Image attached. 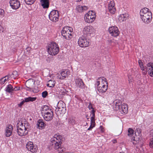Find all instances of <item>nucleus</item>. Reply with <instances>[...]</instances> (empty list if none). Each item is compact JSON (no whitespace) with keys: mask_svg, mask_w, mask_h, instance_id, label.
Returning <instances> with one entry per match:
<instances>
[{"mask_svg":"<svg viewBox=\"0 0 153 153\" xmlns=\"http://www.w3.org/2000/svg\"><path fill=\"white\" fill-rule=\"evenodd\" d=\"M86 117L87 119H88V120L89 119V118L88 117V116L87 115H86Z\"/></svg>","mask_w":153,"mask_h":153,"instance_id":"obj_60","label":"nucleus"},{"mask_svg":"<svg viewBox=\"0 0 153 153\" xmlns=\"http://www.w3.org/2000/svg\"><path fill=\"white\" fill-rule=\"evenodd\" d=\"M69 72L68 71H65V74L67 75V76H68V75L69 74Z\"/></svg>","mask_w":153,"mask_h":153,"instance_id":"obj_59","label":"nucleus"},{"mask_svg":"<svg viewBox=\"0 0 153 153\" xmlns=\"http://www.w3.org/2000/svg\"><path fill=\"white\" fill-rule=\"evenodd\" d=\"M138 62L139 63V65H140V66H143V62L142 61L140 60H139L138 61Z\"/></svg>","mask_w":153,"mask_h":153,"instance_id":"obj_50","label":"nucleus"},{"mask_svg":"<svg viewBox=\"0 0 153 153\" xmlns=\"http://www.w3.org/2000/svg\"><path fill=\"white\" fill-rule=\"evenodd\" d=\"M42 96L43 98H45L48 95V93L47 91H45L42 93Z\"/></svg>","mask_w":153,"mask_h":153,"instance_id":"obj_42","label":"nucleus"},{"mask_svg":"<svg viewBox=\"0 0 153 153\" xmlns=\"http://www.w3.org/2000/svg\"><path fill=\"white\" fill-rule=\"evenodd\" d=\"M20 90V87H15L13 88V91H18Z\"/></svg>","mask_w":153,"mask_h":153,"instance_id":"obj_45","label":"nucleus"},{"mask_svg":"<svg viewBox=\"0 0 153 153\" xmlns=\"http://www.w3.org/2000/svg\"><path fill=\"white\" fill-rule=\"evenodd\" d=\"M75 83L76 86L80 88H85L86 87L82 79L80 78H78L76 79L75 80Z\"/></svg>","mask_w":153,"mask_h":153,"instance_id":"obj_14","label":"nucleus"},{"mask_svg":"<svg viewBox=\"0 0 153 153\" xmlns=\"http://www.w3.org/2000/svg\"><path fill=\"white\" fill-rule=\"evenodd\" d=\"M36 97H29L27 98H25V101L26 102H33L36 100Z\"/></svg>","mask_w":153,"mask_h":153,"instance_id":"obj_31","label":"nucleus"},{"mask_svg":"<svg viewBox=\"0 0 153 153\" xmlns=\"http://www.w3.org/2000/svg\"><path fill=\"white\" fill-rule=\"evenodd\" d=\"M112 142L113 143H117V140L116 139L113 140H112Z\"/></svg>","mask_w":153,"mask_h":153,"instance_id":"obj_56","label":"nucleus"},{"mask_svg":"<svg viewBox=\"0 0 153 153\" xmlns=\"http://www.w3.org/2000/svg\"><path fill=\"white\" fill-rule=\"evenodd\" d=\"M134 131L131 128H129L128 130V135L130 137L132 136L134 134Z\"/></svg>","mask_w":153,"mask_h":153,"instance_id":"obj_34","label":"nucleus"},{"mask_svg":"<svg viewBox=\"0 0 153 153\" xmlns=\"http://www.w3.org/2000/svg\"><path fill=\"white\" fill-rule=\"evenodd\" d=\"M149 146L150 148H153V138H152L150 139Z\"/></svg>","mask_w":153,"mask_h":153,"instance_id":"obj_40","label":"nucleus"},{"mask_svg":"<svg viewBox=\"0 0 153 153\" xmlns=\"http://www.w3.org/2000/svg\"><path fill=\"white\" fill-rule=\"evenodd\" d=\"M95 126L92 125L91 124L89 127L88 129L87 130H91L92 129L95 127Z\"/></svg>","mask_w":153,"mask_h":153,"instance_id":"obj_46","label":"nucleus"},{"mask_svg":"<svg viewBox=\"0 0 153 153\" xmlns=\"http://www.w3.org/2000/svg\"><path fill=\"white\" fill-rule=\"evenodd\" d=\"M135 134L136 136H139L141 132V130L139 128H137L135 131Z\"/></svg>","mask_w":153,"mask_h":153,"instance_id":"obj_38","label":"nucleus"},{"mask_svg":"<svg viewBox=\"0 0 153 153\" xmlns=\"http://www.w3.org/2000/svg\"><path fill=\"white\" fill-rule=\"evenodd\" d=\"M95 116H92V117H91V121L95 120Z\"/></svg>","mask_w":153,"mask_h":153,"instance_id":"obj_53","label":"nucleus"},{"mask_svg":"<svg viewBox=\"0 0 153 153\" xmlns=\"http://www.w3.org/2000/svg\"><path fill=\"white\" fill-rule=\"evenodd\" d=\"M42 110H41V114H45L48 111V110H52L49 108L48 106L45 105L42 107Z\"/></svg>","mask_w":153,"mask_h":153,"instance_id":"obj_27","label":"nucleus"},{"mask_svg":"<svg viewBox=\"0 0 153 153\" xmlns=\"http://www.w3.org/2000/svg\"><path fill=\"white\" fill-rule=\"evenodd\" d=\"M26 148L28 150L33 153L36 151L37 148V146L33 145V143L32 142H29L27 143L26 145Z\"/></svg>","mask_w":153,"mask_h":153,"instance_id":"obj_12","label":"nucleus"},{"mask_svg":"<svg viewBox=\"0 0 153 153\" xmlns=\"http://www.w3.org/2000/svg\"><path fill=\"white\" fill-rule=\"evenodd\" d=\"M95 111L94 110V109H92V110L91 111V114L90 115H92V116H95Z\"/></svg>","mask_w":153,"mask_h":153,"instance_id":"obj_48","label":"nucleus"},{"mask_svg":"<svg viewBox=\"0 0 153 153\" xmlns=\"http://www.w3.org/2000/svg\"><path fill=\"white\" fill-rule=\"evenodd\" d=\"M147 8L142 9L140 12V15L143 21L145 23L149 24L152 20V13Z\"/></svg>","mask_w":153,"mask_h":153,"instance_id":"obj_1","label":"nucleus"},{"mask_svg":"<svg viewBox=\"0 0 153 153\" xmlns=\"http://www.w3.org/2000/svg\"><path fill=\"white\" fill-rule=\"evenodd\" d=\"M108 10L109 12L112 14H114L116 11V9L114 6L108 7Z\"/></svg>","mask_w":153,"mask_h":153,"instance_id":"obj_33","label":"nucleus"},{"mask_svg":"<svg viewBox=\"0 0 153 153\" xmlns=\"http://www.w3.org/2000/svg\"><path fill=\"white\" fill-rule=\"evenodd\" d=\"M41 5L43 8H48L49 6L50 2L49 0H40Z\"/></svg>","mask_w":153,"mask_h":153,"instance_id":"obj_20","label":"nucleus"},{"mask_svg":"<svg viewBox=\"0 0 153 153\" xmlns=\"http://www.w3.org/2000/svg\"><path fill=\"white\" fill-rule=\"evenodd\" d=\"M141 69V70H142V71H145V67H144V66L143 65V66H140V67Z\"/></svg>","mask_w":153,"mask_h":153,"instance_id":"obj_52","label":"nucleus"},{"mask_svg":"<svg viewBox=\"0 0 153 153\" xmlns=\"http://www.w3.org/2000/svg\"><path fill=\"white\" fill-rule=\"evenodd\" d=\"M25 3L27 4H32L34 3L36 0H24Z\"/></svg>","mask_w":153,"mask_h":153,"instance_id":"obj_36","label":"nucleus"},{"mask_svg":"<svg viewBox=\"0 0 153 153\" xmlns=\"http://www.w3.org/2000/svg\"><path fill=\"white\" fill-rule=\"evenodd\" d=\"M28 82H29L27 81L26 82V85H25L26 86L27 88H30V89H31L32 88H31V87L30 86H29V85Z\"/></svg>","mask_w":153,"mask_h":153,"instance_id":"obj_49","label":"nucleus"},{"mask_svg":"<svg viewBox=\"0 0 153 153\" xmlns=\"http://www.w3.org/2000/svg\"><path fill=\"white\" fill-rule=\"evenodd\" d=\"M146 69V71L143 72L144 75H145L147 72L150 76L153 77V63L150 62L147 63Z\"/></svg>","mask_w":153,"mask_h":153,"instance_id":"obj_8","label":"nucleus"},{"mask_svg":"<svg viewBox=\"0 0 153 153\" xmlns=\"http://www.w3.org/2000/svg\"><path fill=\"white\" fill-rule=\"evenodd\" d=\"M5 91L9 93H10L13 91V88L12 85L10 84L7 85L6 87Z\"/></svg>","mask_w":153,"mask_h":153,"instance_id":"obj_28","label":"nucleus"},{"mask_svg":"<svg viewBox=\"0 0 153 153\" xmlns=\"http://www.w3.org/2000/svg\"><path fill=\"white\" fill-rule=\"evenodd\" d=\"M66 109L65 108H56L55 110V112L57 115L63 114L66 112Z\"/></svg>","mask_w":153,"mask_h":153,"instance_id":"obj_22","label":"nucleus"},{"mask_svg":"<svg viewBox=\"0 0 153 153\" xmlns=\"http://www.w3.org/2000/svg\"><path fill=\"white\" fill-rule=\"evenodd\" d=\"M88 108H89V109L91 110V109H94L93 107L92 106V105L91 104V103H90L89 105L88 106Z\"/></svg>","mask_w":153,"mask_h":153,"instance_id":"obj_47","label":"nucleus"},{"mask_svg":"<svg viewBox=\"0 0 153 153\" xmlns=\"http://www.w3.org/2000/svg\"><path fill=\"white\" fill-rule=\"evenodd\" d=\"M98 79L99 80V81H97V87L100 86L99 85L100 84V81H101V82H102V83H103V84H104L103 82H104L105 83L106 82V84L108 83L106 80V79L104 77H100Z\"/></svg>","mask_w":153,"mask_h":153,"instance_id":"obj_23","label":"nucleus"},{"mask_svg":"<svg viewBox=\"0 0 153 153\" xmlns=\"http://www.w3.org/2000/svg\"><path fill=\"white\" fill-rule=\"evenodd\" d=\"M46 124L42 119H39L37 121L36 124V127L39 129H42L44 128Z\"/></svg>","mask_w":153,"mask_h":153,"instance_id":"obj_17","label":"nucleus"},{"mask_svg":"<svg viewBox=\"0 0 153 153\" xmlns=\"http://www.w3.org/2000/svg\"><path fill=\"white\" fill-rule=\"evenodd\" d=\"M59 13L57 10H52L49 14V19L53 22H56L59 20Z\"/></svg>","mask_w":153,"mask_h":153,"instance_id":"obj_6","label":"nucleus"},{"mask_svg":"<svg viewBox=\"0 0 153 153\" xmlns=\"http://www.w3.org/2000/svg\"><path fill=\"white\" fill-rule=\"evenodd\" d=\"M121 102H116L115 105L114 106V109L116 111L119 110L123 114H126L128 111V105L126 104L121 105Z\"/></svg>","mask_w":153,"mask_h":153,"instance_id":"obj_4","label":"nucleus"},{"mask_svg":"<svg viewBox=\"0 0 153 153\" xmlns=\"http://www.w3.org/2000/svg\"><path fill=\"white\" fill-rule=\"evenodd\" d=\"M91 124L92 125L95 126V120L91 121Z\"/></svg>","mask_w":153,"mask_h":153,"instance_id":"obj_51","label":"nucleus"},{"mask_svg":"<svg viewBox=\"0 0 153 153\" xmlns=\"http://www.w3.org/2000/svg\"><path fill=\"white\" fill-rule=\"evenodd\" d=\"M97 88L98 91L100 93H105L107 90L108 86V85H105L102 83L101 86H99Z\"/></svg>","mask_w":153,"mask_h":153,"instance_id":"obj_18","label":"nucleus"},{"mask_svg":"<svg viewBox=\"0 0 153 153\" xmlns=\"http://www.w3.org/2000/svg\"><path fill=\"white\" fill-rule=\"evenodd\" d=\"M61 76L59 78L60 79H63L67 76V75L65 74V71H63L61 72Z\"/></svg>","mask_w":153,"mask_h":153,"instance_id":"obj_35","label":"nucleus"},{"mask_svg":"<svg viewBox=\"0 0 153 153\" xmlns=\"http://www.w3.org/2000/svg\"><path fill=\"white\" fill-rule=\"evenodd\" d=\"M100 0H96L97 1V2H99L100 1Z\"/></svg>","mask_w":153,"mask_h":153,"instance_id":"obj_61","label":"nucleus"},{"mask_svg":"<svg viewBox=\"0 0 153 153\" xmlns=\"http://www.w3.org/2000/svg\"><path fill=\"white\" fill-rule=\"evenodd\" d=\"M119 102V101H118V102Z\"/></svg>","mask_w":153,"mask_h":153,"instance_id":"obj_64","label":"nucleus"},{"mask_svg":"<svg viewBox=\"0 0 153 153\" xmlns=\"http://www.w3.org/2000/svg\"><path fill=\"white\" fill-rule=\"evenodd\" d=\"M83 7V10H86L87 9V7H86L85 6H84Z\"/></svg>","mask_w":153,"mask_h":153,"instance_id":"obj_58","label":"nucleus"},{"mask_svg":"<svg viewBox=\"0 0 153 153\" xmlns=\"http://www.w3.org/2000/svg\"><path fill=\"white\" fill-rule=\"evenodd\" d=\"M76 8L77 10L79 12H81L83 10V7L80 5H79Z\"/></svg>","mask_w":153,"mask_h":153,"instance_id":"obj_39","label":"nucleus"},{"mask_svg":"<svg viewBox=\"0 0 153 153\" xmlns=\"http://www.w3.org/2000/svg\"><path fill=\"white\" fill-rule=\"evenodd\" d=\"M44 120L46 121L51 120L53 117V112L52 110H48L45 114H42Z\"/></svg>","mask_w":153,"mask_h":153,"instance_id":"obj_11","label":"nucleus"},{"mask_svg":"<svg viewBox=\"0 0 153 153\" xmlns=\"http://www.w3.org/2000/svg\"><path fill=\"white\" fill-rule=\"evenodd\" d=\"M4 10L0 9V15L4 16Z\"/></svg>","mask_w":153,"mask_h":153,"instance_id":"obj_44","label":"nucleus"},{"mask_svg":"<svg viewBox=\"0 0 153 153\" xmlns=\"http://www.w3.org/2000/svg\"><path fill=\"white\" fill-rule=\"evenodd\" d=\"M51 145L52 146V148L54 149H59L60 150L61 149V148H60L62 143V142L60 141H59V140H55V141L51 140Z\"/></svg>","mask_w":153,"mask_h":153,"instance_id":"obj_13","label":"nucleus"},{"mask_svg":"<svg viewBox=\"0 0 153 153\" xmlns=\"http://www.w3.org/2000/svg\"><path fill=\"white\" fill-rule=\"evenodd\" d=\"M93 32V27L91 26H86L83 29V32L84 36L89 37L91 36Z\"/></svg>","mask_w":153,"mask_h":153,"instance_id":"obj_9","label":"nucleus"},{"mask_svg":"<svg viewBox=\"0 0 153 153\" xmlns=\"http://www.w3.org/2000/svg\"><path fill=\"white\" fill-rule=\"evenodd\" d=\"M58 151H59V152H61L60 150H58Z\"/></svg>","mask_w":153,"mask_h":153,"instance_id":"obj_62","label":"nucleus"},{"mask_svg":"<svg viewBox=\"0 0 153 153\" xmlns=\"http://www.w3.org/2000/svg\"><path fill=\"white\" fill-rule=\"evenodd\" d=\"M23 123H21V124L19 126L18 125L17 126V131L18 134L21 136H25L27 135L29 130V129L28 128V125L27 124L24 123V125H23ZM18 125H19L18 123Z\"/></svg>","mask_w":153,"mask_h":153,"instance_id":"obj_3","label":"nucleus"},{"mask_svg":"<svg viewBox=\"0 0 153 153\" xmlns=\"http://www.w3.org/2000/svg\"><path fill=\"white\" fill-rule=\"evenodd\" d=\"M115 6V3L114 1L112 0L110 1L108 4V7H114Z\"/></svg>","mask_w":153,"mask_h":153,"instance_id":"obj_41","label":"nucleus"},{"mask_svg":"<svg viewBox=\"0 0 153 153\" xmlns=\"http://www.w3.org/2000/svg\"><path fill=\"white\" fill-rule=\"evenodd\" d=\"M78 44L81 47H86L89 45L90 41L88 39L86 38L85 37L82 36L79 39Z\"/></svg>","mask_w":153,"mask_h":153,"instance_id":"obj_7","label":"nucleus"},{"mask_svg":"<svg viewBox=\"0 0 153 153\" xmlns=\"http://www.w3.org/2000/svg\"><path fill=\"white\" fill-rule=\"evenodd\" d=\"M55 81L50 80L48 81V83L47 84V86L50 87H53L55 86Z\"/></svg>","mask_w":153,"mask_h":153,"instance_id":"obj_29","label":"nucleus"},{"mask_svg":"<svg viewBox=\"0 0 153 153\" xmlns=\"http://www.w3.org/2000/svg\"><path fill=\"white\" fill-rule=\"evenodd\" d=\"M13 129L12 125L9 124L6 128L5 129V135L7 137H9L12 134Z\"/></svg>","mask_w":153,"mask_h":153,"instance_id":"obj_16","label":"nucleus"},{"mask_svg":"<svg viewBox=\"0 0 153 153\" xmlns=\"http://www.w3.org/2000/svg\"><path fill=\"white\" fill-rule=\"evenodd\" d=\"M10 78V74H8L3 77L0 79V83L1 84H4Z\"/></svg>","mask_w":153,"mask_h":153,"instance_id":"obj_25","label":"nucleus"},{"mask_svg":"<svg viewBox=\"0 0 153 153\" xmlns=\"http://www.w3.org/2000/svg\"><path fill=\"white\" fill-rule=\"evenodd\" d=\"M100 129L101 130V131L102 132H104V131L103 130V126H100Z\"/></svg>","mask_w":153,"mask_h":153,"instance_id":"obj_54","label":"nucleus"},{"mask_svg":"<svg viewBox=\"0 0 153 153\" xmlns=\"http://www.w3.org/2000/svg\"><path fill=\"white\" fill-rule=\"evenodd\" d=\"M18 76L17 72L16 71H13L12 74L10 75V77H13L14 79H15L16 77Z\"/></svg>","mask_w":153,"mask_h":153,"instance_id":"obj_37","label":"nucleus"},{"mask_svg":"<svg viewBox=\"0 0 153 153\" xmlns=\"http://www.w3.org/2000/svg\"><path fill=\"white\" fill-rule=\"evenodd\" d=\"M96 13L92 11H89L84 16L85 21L88 23H91L94 21L96 18Z\"/></svg>","mask_w":153,"mask_h":153,"instance_id":"obj_5","label":"nucleus"},{"mask_svg":"<svg viewBox=\"0 0 153 153\" xmlns=\"http://www.w3.org/2000/svg\"><path fill=\"white\" fill-rule=\"evenodd\" d=\"M61 33L62 35L64 37V38L67 40H70L73 36V31L67 32V33L66 32L65 33V32H62Z\"/></svg>","mask_w":153,"mask_h":153,"instance_id":"obj_19","label":"nucleus"},{"mask_svg":"<svg viewBox=\"0 0 153 153\" xmlns=\"http://www.w3.org/2000/svg\"><path fill=\"white\" fill-rule=\"evenodd\" d=\"M133 140H134V139H133Z\"/></svg>","mask_w":153,"mask_h":153,"instance_id":"obj_63","label":"nucleus"},{"mask_svg":"<svg viewBox=\"0 0 153 153\" xmlns=\"http://www.w3.org/2000/svg\"><path fill=\"white\" fill-rule=\"evenodd\" d=\"M25 101V100H23L20 103L18 104V106L19 107H21L22 105H23L24 103L26 102Z\"/></svg>","mask_w":153,"mask_h":153,"instance_id":"obj_43","label":"nucleus"},{"mask_svg":"<svg viewBox=\"0 0 153 153\" xmlns=\"http://www.w3.org/2000/svg\"><path fill=\"white\" fill-rule=\"evenodd\" d=\"M10 4L11 7L14 9H18L20 6V2L17 0H11Z\"/></svg>","mask_w":153,"mask_h":153,"instance_id":"obj_15","label":"nucleus"},{"mask_svg":"<svg viewBox=\"0 0 153 153\" xmlns=\"http://www.w3.org/2000/svg\"><path fill=\"white\" fill-rule=\"evenodd\" d=\"M108 31L112 36L117 37L118 36L120 32L118 28L115 26H111L109 27Z\"/></svg>","mask_w":153,"mask_h":153,"instance_id":"obj_10","label":"nucleus"},{"mask_svg":"<svg viewBox=\"0 0 153 153\" xmlns=\"http://www.w3.org/2000/svg\"><path fill=\"white\" fill-rule=\"evenodd\" d=\"M150 135H151L152 137H153V130H151Z\"/></svg>","mask_w":153,"mask_h":153,"instance_id":"obj_55","label":"nucleus"},{"mask_svg":"<svg viewBox=\"0 0 153 153\" xmlns=\"http://www.w3.org/2000/svg\"><path fill=\"white\" fill-rule=\"evenodd\" d=\"M1 23L0 22V30H1L3 29V27L1 25Z\"/></svg>","mask_w":153,"mask_h":153,"instance_id":"obj_57","label":"nucleus"},{"mask_svg":"<svg viewBox=\"0 0 153 153\" xmlns=\"http://www.w3.org/2000/svg\"><path fill=\"white\" fill-rule=\"evenodd\" d=\"M69 124L72 125H74L75 123V120L73 117H70L68 120Z\"/></svg>","mask_w":153,"mask_h":153,"instance_id":"obj_32","label":"nucleus"},{"mask_svg":"<svg viewBox=\"0 0 153 153\" xmlns=\"http://www.w3.org/2000/svg\"><path fill=\"white\" fill-rule=\"evenodd\" d=\"M73 31V29L71 27L66 26L65 27L63 28L62 30L61 31V33L64 32H65V33L66 32L67 33V32H70Z\"/></svg>","mask_w":153,"mask_h":153,"instance_id":"obj_26","label":"nucleus"},{"mask_svg":"<svg viewBox=\"0 0 153 153\" xmlns=\"http://www.w3.org/2000/svg\"><path fill=\"white\" fill-rule=\"evenodd\" d=\"M63 137L62 136L59 135H55L51 139V141H53V140L58 141L59 140V141H61V140H62Z\"/></svg>","mask_w":153,"mask_h":153,"instance_id":"obj_24","label":"nucleus"},{"mask_svg":"<svg viewBox=\"0 0 153 153\" xmlns=\"http://www.w3.org/2000/svg\"><path fill=\"white\" fill-rule=\"evenodd\" d=\"M57 108H64L65 109H66L65 105L64 102H59L57 105Z\"/></svg>","mask_w":153,"mask_h":153,"instance_id":"obj_30","label":"nucleus"},{"mask_svg":"<svg viewBox=\"0 0 153 153\" xmlns=\"http://www.w3.org/2000/svg\"><path fill=\"white\" fill-rule=\"evenodd\" d=\"M128 17V15L127 13H124L120 14L118 17V20L120 22H122L126 21Z\"/></svg>","mask_w":153,"mask_h":153,"instance_id":"obj_21","label":"nucleus"},{"mask_svg":"<svg viewBox=\"0 0 153 153\" xmlns=\"http://www.w3.org/2000/svg\"><path fill=\"white\" fill-rule=\"evenodd\" d=\"M47 49L49 54L53 56L57 54L59 50L58 45L53 42L48 44Z\"/></svg>","mask_w":153,"mask_h":153,"instance_id":"obj_2","label":"nucleus"}]
</instances>
